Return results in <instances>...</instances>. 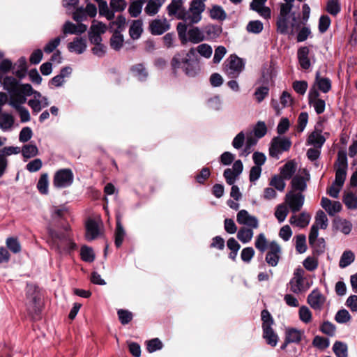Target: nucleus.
I'll return each instance as SVG.
<instances>
[{
  "mask_svg": "<svg viewBox=\"0 0 357 357\" xmlns=\"http://www.w3.org/2000/svg\"><path fill=\"white\" fill-rule=\"evenodd\" d=\"M126 24V18L123 16H119L115 21L109 24V28L114 32H119Z\"/></svg>",
  "mask_w": 357,
  "mask_h": 357,
  "instance_id": "obj_60",
  "label": "nucleus"
},
{
  "mask_svg": "<svg viewBox=\"0 0 357 357\" xmlns=\"http://www.w3.org/2000/svg\"><path fill=\"white\" fill-rule=\"evenodd\" d=\"M245 144V135L243 131L238 133L232 141V146L236 149H240Z\"/></svg>",
  "mask_w": 357,
  "mask_h": 357,
  "instance_id": "obj_64",
  "label": "nucleus"
},
{
  "mask_svg": "<svg viewBox=\"0 0 357 357\" xmlns=\"http://www.w3.org/2000/svg\"><path fill=\"white\" fill-rule=\"evenodd\" d=\"M143 6L142 1H134L132 2L128 8V12L131 17H137L142 13Z\"/></svg>",
  "mask_w": 357,
  "mask_h": 357,
  "instance_id": "obj_48",
  "label": "nucleus"
},
{
  "mask_svg": "<svg viewBox=\"0 0 357 357\" xmlns=\"http://www.w3.org/2000/svg\"><path fill=\"white\" fill-rule=\"evenodd\" d=\"M326 301V296L317 288L312 290L307 298V302L313 310L318 311L323 309Z\"/></svg>",
  "mask_w": 357,
  "mask_h": 357,
  "instance_id": "obj_11",
  "label": "nucleus"
},
{
  "mask_svg": "<svg viewBox=\"0 0 357 357\" xmlns=\"http://www.w3.org/2000/svg\"><path fill=\"white\" fill-rule=\"evenodd\" d=\"M296 250L300 253L303 254L307 250L306 237L304 234L297 235L296 237Z\"/></svg>",
  "mask_w": 357,
  "mask_h": 357,
  "instance_id": "obj_51",
  "label": "nucleus"
},
{
  "mask_svg": "<svg viewBox=\"0 0 357 357\" xmlns=\"http://www.w3.org/2000/svg\"><path fill=\"white\" fill-rule=\"evenodd\" d=\"M269 243L264 233L259 234L255 238V246L261 252H264L268 249Z\"/></svg>",
  "mask_w": 357,
  "mask_h": 357,
  "instance_id": "obj_37",
  "label": "nucleus"
},
{
  "mask_svg": "<svg viewBox=\"0 0 357 357\" xmlns=\"http://www.w3.org/2000/svg\"><path fill=\"white\" fill-rule=\"evenodd\" d=\"M100 234L98 224L93 220H89L86 224V238L92 241Z\"/></svg>",
  "mask_w": 357,
  "mask_h": 357,
  "instance_id": "obj_21",
  "label": "nucleus"
},
{
  "mask_svg": "<svg viewBox=\"0 0 357 357\" xmlns=\"http://www.w3.org/2000/svg\"><path fill=\"white\" fill-rule=\"evenodd\" d=\"M343 202L348 208L354 209L357 208V197L351 192L347 193L344 195Z\"/></svg>",
  "mask_w": 357,
  "mask_h": 357,
  "instance_id": "obj_56",
  "label": "nucleus"
},
{
  "mask_svg": "<svg viewBox=\"0 0 357 357\" xmlns=\"http://www.w3.org/2000/svg\"><path fill=\"white\" fill-rule=\"evenodd\" d=\"M195 56V48H190L185 57L180 53L176 54L172 60V66L174 70L182 68L188 76L195 77L199 70L197 61L194 60Z\"/></svg>",
  "mask_w": 357,
  "mask_h": 357,
  "instance_id": "obj_1",
  "label": "nucleus"
},
{
  "mask_svg": "<svg viewBox=\"0 0 357 357\" xmlns=\"http://www.w3.org/2000/svg\"><path fill=\"white\" fill-rule=\"evenodd\" d=\"M165 2V0H148L144 8L145 13L149 16L156 15Z\"/></svg>",
  "mask_w": 357,
  "mask_h": 357,
  "instance_id": "obj_23",
  "label": "nucleus"
},
{
  "mask_svg": "<svg viewBox=\"0 0 357 357\" xmlns=\"http://www.w3.org/2000/svg\"><path fill=\"white\" fill-rule=\"evenodd\" d=\"M143 31L142 22L140 20H134L130 27L129 33L132 39H138Z\"/></svg>",
  "mask_w": 357,
  "mask_h": 357,
  "instance_id": "obj_36",
  "label": "nucleus"
},
{
  "mask_svg": "<svg viewBox=\"0 0 357 357\" xmlns=\"http://www.w3.org/2000/svg\"><path fill=\"white\" fill-rule=\"evenodd\" d=\"M304 335V332L294 328H287L285 331V338L287 342L299 343Z\"/></svg>",
  "mask_w": 357,
  "mask_h": 357,
  "instance_id": "obj_22",
  "label": "nucleus"
},
{
  "mask_svg": "<svg viewBox=\"0 0 357 357\" xmlns=\"http://www.w3.org/2000/svg\"><path fill=\"white\" fill-rule=\"evenodd\" d=\"M289 213V209L284 204H280L276 207L275 216L280 223L283 222Z\"/></svg>",
  "mask_w": 357,
  "mask_h": 357,
  "instance_id": "obj_44",
  "label": "nucleus"
},
{
  "mask_svg": "<svg viewBox=\"0 0 357 357\" xmlns=\"http://www.w3.org/2000/svg\"><path fill=\"white\" fill-rule=\"evenodd\" d=\"M149 29L152 34L161 35L169 29V24L166 19H155L151 22Z\"/></svg>",
  "mask_w": 357,
  "mask_h": 357,
  "instance_id": "obj_17",
  "label": "nucleus"
},
{
  "mask_svg": "<svg viewBox=\"0 0 357 357\" xmlns=\"http://www.w3.org/2000/svg\"><path fill=\"white\" fill-rule=\"evenodd\" d=\"M167 9L169 16L181 20L185 11L183 0H172Z\"/></svg>",
  "mask_w": 357,
  "mask_h": 357,
  "instance_id": "obj_16",
  "label": "nucleus"
},
{
  "mask_svg": "<svg viewBox=\"0 0 357 357\" xmlns=\"http://www.w3.org/2000/svg\"><path fill=\"white\" fill-rule=\"evenodd\" d=\"M333 225L337 230L346 235L349 234L352 229V225L349 221L340 218L334 220Z\"/></svg>",
  "mask_w": 357,
  "mask_h": 357,
  "instance_id": "obj_30",
  "label": "nucleus"
},
{
  "mask_svg": "<svg viewBox=\"0 0 357 357\" xmlns=\"http://www.w3.org/2000/svg\"><path fill=\"white\" fill-rule=\"evenodd\" d=\"M75 247L76 244L70 239H63L57 243L56 249L60 253H67L73 250Z\"/></svg>",
  "mask_w": 357,
  "mask_h": 357,
  "instance_id": "obj_34",
  "label": "nucleus"
},
{
  "mask_svg": "<svg viewBox=\"0 0 357 357\" xmlns=\"http://www.w3.org/2000/svg\"><path fill=\"white\" fill-rule=\"evenodd\" d=\"M49 180L48 174L47 173L41 174L38 182L37 183V188L38 191L43 195L48 193Z\"/></svg>",
  "mask_w": 357,
  "mask_h": 357,
  "instance_id": "obj_41",
  "label": "nucleus"
},
{
  "mask_svg": "<svg viewBox=\"0 0 357 357\" xmlns=\"http://www.w3.org/2000/svg\"><path fill=\"white\" fill-rule=\"evenodd\" d=\"M245 63L236 55H231L225 61V72L231 77H237L243 71Z\"/></svg>",
  "mask_w": 357,
  "mask_h": 357,
  "instance_id": "obj_7",
  "label": "nucleus"
},
{
  "mask_svg": "<svg viewBox=\"0 0 357 357\" xmlns=\"http://www.w3.org/2000/svg\"><path fill=\"white\" fill-rule=\"evenodd\" d=\"M304 278H292L289 282L292 292L298 294L309 288L310 285L304 286Z\"/></svg>",
  "mask_w": 357,
  "mask_h": 357,
  "instance_id": "obj_35",
  "label": "nucleus"
},
{
  "mask_svg": "<svg viewBox=\"0 0 357 357\" xmlns=\"http://www.w3.org/2000/svg\"><path fill=\"white\" fill-rule=\"evenodd\" d=\"M195 50L202 56L208 59L211 56L213 49L211 46L206 43L199 45Z\"/></svg>",
  "mask_w": 357,
  "mask_h": 357,
  "instance_id": "obj_49",
  "label": "nucleus"
},
{
  "mask_svg": "<svg viewBox=\"0 0 357 357\" xmlns=\"http://www.w3.org/2000/svg\"><path fill=\"white\" fill-rule=\"evenodd\" d=\"M263 24L259 20L250 22L247 25V31L250 33H259L263 30Z\"/></svg>",
  "mask_w": 357,
  "mask_h": 357,
  "instance_id": "obj_59",
  "label": "nucleus"
},
{
  "mask_svg": "<svg viewBox=\"0 0 357 357\" xmlns=\"http://www.w3.org/2000/svg\"><path fill=\"white\" fill-rule=\"evenodd\" d=\"M309 49L307 47H302L298 50V59L299 63L303 69L307 70L310 66V61L309 59Z\"/></svg>",
  "mask_w": 357,
  "mask_h": 357,
  "instance_id": "obj_27",
  "label": "nucleus"
},
{
  "mask_svg": "<svg viewBox=\"0 0 357 357\" xmlns=\"http://www.w3.org/2000/svg\"><path fill=\"white\" fill-rule=\"evenodd\" d=\"M268 250L265 260L269 266L275 267L278 265L281 257V247L277 242L272 241L269 243Z\"/></svg>",
  "mask_w": 357,
  "mask_h": 357,
  "instance_id": "obj_10",
  "label": "nucleus"
},
{
  "mask_svg": "<svg viewBox=\"0 0 357 357\" xmlns=\"http://www.w3.org/2000/svg\"><path fill=\"white\" fill-rule=\"evenodd\" d=\"M131 73L139 81H144L148 77L146 68L141 63L133 66L131 68Z\"/></svg>",
  "mask_w": 357,
  "mask_h": 357,
  "instance_id": "obj_33",
  "label": "nucleus"
},
{
  "mask_svg": "<svg viewBox=\"0 0 357 357\" xmlns=\"http://www.w3.org/2000/svg\"><path fill=\"white\" fill-rule=\"evenodd\" d=\"M299 318L305 324L310 323L312 321V312L307 306H301L299 309Z\"/></svg>",
  "mask_w": 357,
  "mask_h": 357,
  "instance_id": "obj_58",
  "label": "nucleus"
},
{
  "mask_svg": "<svg viewBox=\"0 0 357 357\" xmlns=\"http://www.w3.org/2000/svg\"><path fill=\"white\" fill-rule=\"evenodd\" d=\"M310 219L311 216L309 213L303 212L298 215H291L289 221L292 225L300 228H304L309 225Z\"/></svg>",
  "mask_w": 357,
  "mask_h": 357,
  "instance_id": "obj_19",
  "label": "nucleus"
},
{
  "mask_svg": "<svg viewBox=\"0 0 357 357\" xmlns=\"http://www.w3.org/2000/svg\"><path fill=\"white\" fill-rule=\"evenodd\" d=\"M354 254L351 251L344 252L340 260V267L345 268L348 266L354 261Z\"/></svg>",
  "mask_w": 357,
  "mask_h": 357,
  "instance_id": "obj_43",
  "label": "nucleus"
},
{
  "mask_svg": "<svg viewBox=\"0 0 357 357\" xmlns=\"http://www.w3.org/2000/svg\"><path fill=\"white\" fill-rule=\"evenodd\" d=\"M14 124L13 116L8 113L0 114V128L3 131L11 130Z\"/></svg>",
  "mask_w": 357,
  "mask_h": 357,
  "instance_id": "obj_31",
  "label": "nucleus"
},
{
  "mask_svg": "<svg viewBox=\"0 0 357 357\" xmlns=\"http://www.w3.org/2000/svg\"><path fill=\"white\" fill-rule=\"evenodd\" d=\"M188 41L194 44H197L205 39L203 31L197 26H193L188 31L187 35Z\"/></svg>",
  "mask_w": 357,
  "mask_h": 357,
  "instance_id": "obj_25",
  "label": "nucleus"
},
{
  "mask_svg": "<svg viewBox=\"0 0 357 357\" xmlns=\"http://www.w3.org/2000/svg\"><path fill=\"white\" fill-rule=\"evenodd\" d=\"M123 38L119 32H114L110 39V45L112 47L116 50H119L123 45Z\"/></svg>",
  "mask_w": 357,
  "mask_h": 357,
  "instance_id": "obj_54",
  "label": "nucleus"
},
{
  "mask_svg": "<svg viewBox=\"0 0 357 357\" xmlns=\"http://www.w3.org/2000/svg\"><path fill=\"white\" fill-rule=\"evenodd\" d=\"M320 204L331 216L335 215L342 210V205L340 202L337 201H331L327 197H322Z\"/></svg>",
  "mask_w": 357,
  "mask_h": 357,
  "instance_id": "obj_15",
  "label": "nucleus"
},
{
  "mask_svg": "<svg viewBox=\"0 0 357 357\" xmlns=\"http://www.w3.org/2000/svg\"><path fill=\"white\" fill-rule=\"evenodd\" d=\"M305 269L309 271H314L318 266V260L314 257H307L303 262Z\"/></svg>",
  "mask_w": 357,
  "mask_h": 357,
  "instance_id": "obj_62",
  "label": "nucleus"
},
{
  "mask_svg": "<svg viewBox=\"0 0 357 357\" xmlns=\"http://www.w3.org/2000/svg\"><path fill=\"white\" fill-rule=\"evenodd\" d=\"M176 29H177L179 39L181 41V43L183 45L185 44L188 42V39H187L188 31H187L186 22H179L177 24Z\"/></svg>",
  "mask_w": 357,
  "mask_h": 357,
  "instance_id": "obj_57",
  "label": "nucleus"
},
{
  "mask_svg": "<svg viewBox=\"0 0 357 357\" xmlns=\"http://www.w3.org/2000/svg\"><path fill=\"white\" fill-rule=\"evenodd\" d=\"M351 319V316L346 309L340 310L335 316V320L340 324L347 323Z\"/></svg>",
  "mask_w": 357,
  "mask_h": 357,
  "instance_id": "obj_55",
  "label": "nucleus"
},
{
  "mask_svg": "<svg viewBox=\"0 0 357 357\" xmlns=\"http://www.w3.org/2000/svg\"><path fill=\"white\" fill-rule=\"evenodd\" d=\"M326 10L333 15H336L340 11V5L337 0H329L326 5Z\"/></svg>",
  "mask_w": 357,
  "mask_h": 357,
  "instance_id": "obj_63",
  "label": "nucleus"
},
{
  "mask_svg": "<svg viewBox=\"0 0 357 357\" xmlns=\"http://www.w3.org/2000/svg\"><path fill=\"white\" fill-rule=\"evenodd\" d=\"M291 145V141L287 137H275L271 142L269 154L271 157L278 158L282 152L288 151Z\"/></svg>",
  "mask_w": 357,
  "mask_h": 357,
  "instance_id": "obj_5",
  "label": "nucleus"
},
{
  "mask_svg": "<svg viewBox=\"0 0 357 357\" xmlns=\"http://www.w3.org/2000/svg\"><path fill=\"white\" fill-rule=\"evenodd\" d=\"M32 86L29 84H21L18 88L10 92L8 104L12 107L22 106L26 102V96H31Z\"/></svg>",
  "mask_w": 357,
  "mask_h": 357,
  "instance_id": "obj_4",
  "label": "nucleus"
},
{
  "mask_svg": "<svg viewBox=\"0 0 357 357\" xmlns=\"http://www.w3.org/2000/svg\"><path fill=\"white\" fill-rule=\"evenodd\" d=\"M73 178V172L70 169H61L55 173L53 185L56 188H65L71 185Z\"/></svg>",
  "mask_w": 357,
  "mask_h": 357,
  "instance_id": "obj_6",
  "label": "nucleus"
},
{
  "mask_svg": "<svg viewBox=\"0 0 357 357\" xmlns=\"http://www.w3.org/2000/svg\"><path fill=\"white\" fill-rule=\"evenodd\" d=\"M50 102L47 97L41 99H30L28 101V105L31 108L33 114L39 113L43 108L47 107Z\"/></svg>",
  "mask_w": 357,
  "mask_h": 357,
  "instance_id": "obj_26",
  "label": "nucleus"
},
{
  "mask_svg": "<svg viewBox=\"0 0 357 357\" xmlns=\"http://www.w3.org/2000/svg\"><path fill=\"white\" fill-rule=\"evenodd\" d=\"M315 86H317L323 93H327L331 89V82L328 78L321 77L320 76V73L317 72L315 84L313 88L316 89Z\"/></svg>",
  "mask_w": 357,
  "mask_h": 357,
  "instance_id": "obj_28",
  "label": "nucleus"
},
{
  "mask_svg": "<svg viewBox=\"0 0 357 357\" xmlns=\"http://www.w3.org/2000/svg\"><path fill=\"white\" fill-rule=\"evenodd\" d=\"M99 14L105 17L108 20H112L114 17V11L110 10L106 1H101L99 3Z\"/></svg>",
  "mask_w": 357,
  "mask_h": 357,
  "instance_id": "obj_45",
  "label": "nucleus"
},
{
  "mask_svg": "<svg viewBox=\"0 0 357 357\" xmlns=\"http://www.w3.org/2000/svg\"><path fill=\"white\" fill-rule=\"evenodd\" d=\"M38 153V149L35 144H26L22 149V154L26 160L36 156Z\"/></svg>",
  "mask_w": 357,
  "mask_h": 357,
  "instance_id": "obj_40",
  "label": "nucleus"
},
{
  "mask_svg": "<svg viewBox=\"0 0 357 357\" xmlns=\"http://www.w3.org/2000/svg\"><path fill=\"white\" fill-rule=\"evenodd\" d=\"M305 201V197L301 192H289L285 197V202L293 213L299 211Z\"/></svg>",
  "mask_w": 357,
  "mask_h": 357,
  "instance_id": "obj_9",
  "label": "nucleus"
},
{
  "mask_svg": "<svg viewBox=\"0 0 357 357\" xmlns=\"http://www.w3.org/2000/svg\"><path fill=\"white\" fill-rule=\"evenodd\" d=\"M87 29V26L84 24L77 25L71 22H66L63 26V32L64 34H80L84 33Z\"/></svg>",
  "mask_w": 357,
  "mask_h": 357,
  "instance_id": "obj_20",
  "label": "nucleus"
},
{
  "mask_svg": "<svg viewBox=\"0 0 357 357\" xmlns=\"http://www.w3.org/2000/svg\"><path fill=\"white\" fill-rule=\"evenodd\" d=\"M309 103L312 105L315 112L318 114H322L326 107V102L324 100L319 98V93L317 89L312 88L309 91Z\"/></svg>",
  "mask_w": 357,
  "mask_h": 357,
  "instance_id": "obj_13",
  "label": "nucleus"
},
{
  "mask_svg": "<svg viewBox=\"0 0 357 357\" xmlns=\"http://www.w3.org/2000/svg\"><path fill=\"white\" fill-rule=\"evenodd\" d=\"M81 257L82 259L86 262H92L95 259V255L91 248L84 245L81 248Z\"/></svg>",
  "mask_w": 357,
  "mask_h": 357,
  "instance_id": "obj_47",
  "label": "nucleus"
},
{
  "mask_svg": "<svg viewBox=\"0 0 357 357\" xmlns=\"http://www.w3.org/2000/svg\"><path fill=\"white\" fill-rule=\"evenodd\" d=\"M261 316L263 321V337L268 345L274 347L277 345L279 338L272 328L273 324V318L269 312L266 310L261 311Z\"/></svg>",
  "mask_w": 357,
  "mask_h": 357,
  "instance_id": "obj_3",
  "label": "nucleus"
},
{
  "mask_svg": "<svg viewBox=\"0 0 357 357\" xmlns=\"http://www.w3.org/2000/svg\"><path fill=\"white\" fill-rule=\"evenodd\" d=\"M290 17H278L277 20V31L281 34L292 36L295 33L294 24L289 21Z\"/></svg>",
  "mask_w": 357,
  "mask_h": 357,
  "instance_id": "obj_14",
  "label": "nucleus"
},
{
  "mask_svg": "<svg viewBox=\"0 0 357 357\" xmlns=\"http://www.w3.org/2000/svg\"><path fill=\"white\" fill-rule=\"evenodd\" d=\"M236 221L239 225L247 226V227L251 229H257L259 225L257 218L250 215L245 209H242L238 212Z\"/></svg>",
  "mask_w": 357,
  "mask_h": 357,
  "instance_id": "obj_12",
  "label": "nucleus"
},
{
  "mask_svg": "<svg viewBox=\"0 0 357 357\" xmlns=\"http://www.w3.org/2000/svg\"><path fill=\"white\" fill-rule=\"evenodd\" d=\"M284 179V178L282 176V175H275L272 177L270 181V185L274 187L279 191H283L286 185Z\"/></svg>",
  "mask_w": 357,
  "mask_h": 357,
  "instance_id": "obj_52",
  "label": "nucleus"
},
{
  "mask_svg": "<svg viewBox=\"0 0 357 357\" xmlns=\"http://www.w3.org/2000/svg\"><path fill=\"white\" fill-rule=\"evenodd\" d=\"M310 179V174L305 169L299 170L298 174L292 178L291 191L301 192L307 188V181Z\"/></svg>",
  "mask_w": 357,
  "mask_h": 357,
  "instance_id": "obj_8",
  "label": "nucleus"
},
{
  "mask_svg": "<svg viewBox=\"0 0 357 357\" xmlns=\"http://www.w3.org/2000/svg\"><path fill=\"white\" fill-rule=\"evenodd\" d=\"M206 9L205 2L202 1H192L189 4L188 10L183 13L181 20L190 25L199 23L202 19V13Z\"/></svg>",
  "mask_w": 357,
  "mask_h": 357,
  "instance_id": "obj_2",
  "label": "nucleus"
},
{
  "mask_svg": "<svg viewBox=\"0 0 357 357\" xmlns=\"http://www.w3.org/2000/svg\"><path fill=\"white\" fill-rule=\"evenodd\" d=\"M328 225V220L323 211H318L317 212L315 216V222L313 225L314 226H317V227L320 228L321 229H326Z\"/></svg>",
  "mask_w": 357,
  "mask_h": 357,
  "instance_id": "obj_38",
  "label": "nucleus"
},
{
  "mask_svg": "<svg viewBox=\"0 0 357 357\" xmlns=\"http://www.w3.org/2000/svg\"><path fill=\"white\" fill-rule=\"evenodd\" d=\"M210 17L213 20H223L227 15L223 8L220 6H213L209 11Z\"/></svg>",
  "mask_w": 357,
  "mask_h": 357,
  "instance_id": "obj_42",
  "label": "nucleus"
},
{
  "mask_svg": "<svg viewBox=\"0 0 357 357\" xmlns=\"http://www.w3.org/2000/svg\"><path fill=\"white\" fill-rule=\"evenodd\" d=\"M337 357H347V346L341 342H336L333 347Z\"/></svg>",
  "mask_w": 357,
  "mask_h": 357,
  "instance_id": "obj_46",
  "label": "nucleus"
},
{
  "mask_svg": "<svg viewBox=\"0 0 357 357\" xmlns=\"http://www.w3.org/2000/svg\"><path fill=\"white\" fill-rule=\"evenodd\" d=\"M3 84L4 89L7 90L9 93L20 86L18 84V82L15 78L8 76L4 78Z\"/></svg>",
  "mask_w": 357,
  "mask_h": 357,
  "instance_id": "obj_50",
  "label": "nucleus"
},
{
  "mask_svg": "<svg viewBox=\"0 0 357 357\" xmlns=\"http://www.w3.org/2000/svg\"><path fill=\"white\" fill-rule=\"evenodd\" d=\"M61 37H56L50 40L44 47V52L47 54L53 52L61 43Z\"/></svg>",
  "mask_w": 357,
  "mask_h": 357,
  "instance_id": "obj_61",
  "label": "nucleus"
},
{
  "mask_svg": "<svg viewBox=\"0 0 357 357\" xmlns=\"http://www.w3.org/2000/svg\"><path fill=\"white\" fill-rule=\"evenodd\" d=\"M325 142L326 139L321 134V131L317 128L309 135L307 139V144L313 146L314 148H321Z\"/></svg>",
  "mask_w": 357,
  "mask_h": 357,
  "instance_id": "obj_18",
  "label": "nucleus"
},
{
  "mask_svg": "<svg viewBox=\"0 0 357 357\" xmlns=\"http://www.w3.org/2000/svg\"><path fill=\"white\" fill-rule=\"evenodd\" d=\"M68 48L71 52L82 54L86 49V40L82 38H76L73 42L68 43Z\"/></svg>",
  "mask_w": 357,
  "mask_h": 357,
  "instance_id": "obj_24",
  "label": "nucleus"
},
{
  "mask_svg": "<svg viewBox=\"0 0 357 357\" xmlns=\"http://www.w3.org/2000/svg\"><path fill=\"white\" fill-rule=\"evenodd\" d=\"M125 235V230L121 223L120 219L118 218L116 220V228L115 231V245L116 247H120L121 245Z\"/></svg>",
  "mask_w": 357,
  "mask_h": 357,
  "instance_id": "obj_39",
  "label": "nucleus"
},
{
  "mask_svg": "<svg viewBox=\"0 0 357 357\" xmlns=\"http://www.w3.org/2000/svg\"><path fill=\"white\" fill-rule=\"evenodd\" d=\"M297 169V164L294 160L287 162L281 169L280 174L285 179H290Z\"/></svg>",
  "mask_w": 357,
  "mask_h": 357,
  "instance_id": "obj_29",
  "label": "nucleus"
},
{
  "mask_svg": "<svg viewBox=\"0 0 357 357\" xmlns=\"http://www.w3.org/2000/svg\"><path fill=\"white\" fill-rule=\"evenodd\" d=\"M253 229L250 227H241L237 232V238L243 243H249L254 235Z\"/></svg>",
  "mask_w": 357,
  "mask_h": 357,
  "instance_id": "obj_32",
  "label": "nucleus"
},
{
  "mask_svg": "<svg viewBox=\"0 0 357 357\" xmlns=\"http://www.w3.org/2000/svg\"><path fill=\"white\" fill-rule=\"evenodd\" d=\"M107 26L101 22H98L97 20H93L92 22V24L91 26L89 33H93L96 34H102L105 33L107 31Z\"/></svg>",
  "mask_w": 357,
  "mask_h": 357,
  "instance_id": "obj_53",
  "label": "nucleus"
}]
</instances>
